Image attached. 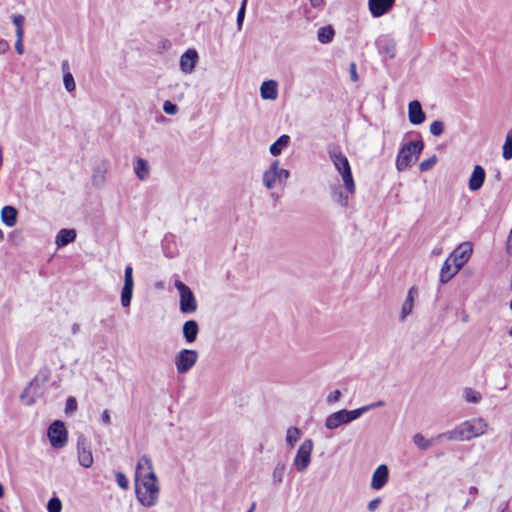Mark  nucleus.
<instances>
[{
  "label": "nucleus",
  "instance_id": "1",
  "mask_svg": "<svg viewBox=\"0 0 512 512\" xmlns=\"http://www.w3.org/2000/svg\"><path fill=\"white\" fill-rule=\"evenodd\" d=\"M488 423L483 418L466 420L454 429L438 434L437 440L467 441L479 437L487 432Z\"/></svg>",
  "mask_w": 512,
  "mask_h": 512
},
{
  "label": "nucleus",
  "instance_id": "2",
  "mask_svg": "<svg viewBox=\"0 0 512 512\" xmlns=\"http://www.w3.org/2000/svg\"><path fill=\"white\" fill-rule=\"evenodd\" d=\"M328 155L335 167L342 177L345 191L351 195L355 193L356 186L352 176L351 167L347 157L342 153L339 147L329 146Z\"/></svg>",
  "mask_w": 512,
  "mask_h": 512
},
{
  "label": "nucleus",
  "instance_id": "3",
  "mask_svg": "<svg viewBox=\"0 0 512 512\" xmlns=\"http://www.w3.org/2000/svg\"><path fill=\"white\" fill-rule=\"evenodd\" d=\"M424 148L422 140L405 143L399 150L396 157V169L404 171L411 167L414 160H417Z\"/></svg>",
  "mask_w": 512,
  "mask_h": 512
},
{
  "label": "nucleus",
  "instance_id": "4",
  "mask_svg": "<svg viewBox=\"0 0 512 512\" xmlns=\"http://www.w3.org/2000/svg\"><path fill=\"white\" fill-rule=\"evenodd\" d=\"M140 485L136 483L135 493L138 501L144 507L150 508L159 500L160 486L158 478L154 480H141Z\"/></svg>",
  "mask_w": 512,
  "mask_h": 512
},
{
  "label": "nucleus",
  "instance_id": "5",
  "mask_svg": "<svg viewBox=\"0 0 512 512\" xmlns=\"http://www.w3.org/2000/svg\"><path fill=\"white\" fill-rule=\"evenodd\" d=\"M289 176V171L287 169L280 168L279 161L274 160L270 167L264 171L262 176V183L267 189L271 190L277 184L285 186Z\"/></svg>",
  "mask_w": 512,
  "mask_h": 512
},
{
  "label": "nucleus",
  "instance_id": "6",
  "mask_svg": "<svg viewBox=\"0 0 512 512\" xmlns=\"http://www.w3.org/2000/svg\"><path fill=\"white\" fill-rule=\"evenodd\" d=\"M174 287L179 292L180 311L184 314L194 313L197 310V301L192 290L180 280H175Z\"/></svg>",
  "mask_w": 512,
  "mask_h": 512
},
{
  "label": "nucleus",
  "instance_id": "7",
  "mask_svg": "<svg viewBox=\"0 0 512 512\" xmlns=\"http://www.w3.org/2000/svg\"><path fill=\"white\" fill-rule=\"evenodd\" d=\"M198 352L192 349H182L174 357V365L178 374L188 373L198 361Z\"/></svg>",
  "mask_w": 512,
  "mask_h": 512
},
{
  "label": "nucleus",
  "instance_id": "8",
  "mask_svg": "<svg viewBox=\"0 0 512 512\" xmlns=\"http://www.w3.org/2000/svg\"><path fill=\"white\" fill-rule=\"evenodd\" d=\"M360 417L357 409L346 410L342 409L330 414L325 419V427L329 430H335L342 425L349 424L350 422Z\"/></svg>",
  "mask_w": 512,
  "mask_h": 512
},
{
  "label": "nucleus",
  "instance_id": "9",
  "mask_svg": "<svg viewBox=\"0 0 512 512\" xmlns=\"http://www.w3.org/2000/svg\"><path fill=\"white\" fill-rule=\"evenodd\" d=\"M313 447V441L311 439H306L298 448L297 453L293 459V466L298 472L302 473L309 467L311 463Z\"/></svg>",
  "mask_w": 512,
  "mask_h": 512
},
{
  "label": "nucleus",
  "instance_id": "10",
  "mask_svg": "<svg viewBox=\"0 0 512 512\" xmlns=\"http://www.w3.org/2000/svg\"><path fill=\"white\" fill-rule=\"evenodd\" d=\"M157 476L154 472L153 462L150 456L142 455L136 465L135 481L139 483L141 480H154Z\"/></svg>",
  "mask_w": 512,
  "mask_h": 512
},
{
  "label": "nucleus",
  "instance_id": "11",
  "mask_svg": "<svg viewBox=\"0 0 512 512\" xmlns=\"http://www.w3.org/2000/svg\"><path fill=\"white\" fill-rule=\"evenodd\" d=\"M48 437L54 448H62L67 442V431L64 423L56 420L48 429Z\"/></svg>",
  "mask_w": 512,
  "mask_h": 512
},
{
  "label": "nucleus",
  "instance_id": "12",
  "mask_svg": "<svg viewBox=\"0 0 512 512\" xmlns=\"http://www.w3.org/2000/svg\"><path fill=\"white\" fill-rule=\"evenodd\" d=\"M133 268L131 265H127L124 270V285L121 291V305L127 308L131 304L133 295Z\"/></svg>",
  "mask_w": 512,
  "mask_h": 512
},
{
  "label": "nucleus",
  "instance_id": "13",
  "mask_svg": "<svg viewBox=\"0 0 512 512\" xmlns=\"http://www.w3.org/2000/svg\"><path fill=\"white\" fill-rule=\"evenodd\" d=\"M472 251V244L470 242H463L453 250L449 258L452 260L453 264L461 269L470 259Z\"/></svg>",
  "mask_w": 512,
  "mask_h": 512
},
{
  "label": "nucleus",
  "instance_id": "14",
  "mask_svg": "<svg viewBox=\"0 0 512 512\" xmlns=\"http://www.w3.org/2000/svg\"><path fill=\"white\" fill-rule=\"evenodd\" d=\"M198 60V53L195 49H188L180 57V69L185 74L194 71Z\"/></svg>",
  "mask_w": 512,
  "mask_h": 512
},
{
  "label": "nucleus",
  "instance_id": "15",
  "mask_svg": "<svg viewBox=\"0 0 512 512\" xmlns=\"http://www.w3.org/2000/svg\"><path fill=\"white\" fill-rule=\"evenodd\" d=\"M77 454L79 464L85 468H89L93 464V456L91 449L86 445L85 440L80 438L77 442Z\"/></svg>",
  "mask_w": 512,
  "mask_h": 512
},
{
  "label": "nucleus",
  "instance_id": "16",
  "mask_svg": "<svg viewBox=\"0 0 512 512\" xmlns=\"http://www.w3.org/2000/svg\"><path fill=\"white\" fill-rule=\"evenodd\" d=\"M395 0H369V10L373 17H381L394 5Z\"/></svg>",
  "mask_w": 512,
  "mask_h": 512
},
{
  "label": "nucleus",
  "instance_id": "17",
  "mask_svg": "<svg viewBox=\"0 0 512 512\" xmlns=\"http://www.w3.org/2000/svg\"><path fill=\"white\" fill-rule=\"evenodd\" d=\"M389 478L388 467L384 464L378 466L373 472L371 487L375 490H380L385 486Z\"/></svg>",
  "mask_w": 512,
  "mask_h": 512
},
{
  "label": "nucleus",
  "instance_id": "18",
  "mask_svg": "<svg viewBox=\"0 0 512 512\" xmlns=\"http://www.w3.org/2000/svg\"><path fill=\"white\" fill-rule=\"evenodd\" d=\"M408 118L411 124L419 125L425 121V113L419 101L413 100L408 105Z\"/></svg>",
  "mask_w": 512,
  "mask_h": 512
},
{
  "label": "nucleus",
  "instance_id": "19",
  "mask_svg": "<svg viewBox=\"0 0 512 512\" xmlns=\"http://www.w3.org/2000/svg\"><path fill=\"white\" fill-rule=\"evenodd\" d=\"M486 172L480 165H475L469 178L468 187L471 191H478L484 183Z\"/></svg>",
  "mask_w": 512,
  "mask_h": 512
},
{
  "label": "nucleus",
  "instance_id": "20",
  "mask_svg": "<svg viewBox=\"0 0 512 512\" xmlns=\"http://www.w3.org/2000/svg\"><path fill=\"white\" fill-rule=\"evenodd\" d=\"M418 296V291L415 287L408 290L407 297L402 304L400 312V320L404 321L411 313L414 307L415 298Z\"/></svg>",
  "mask_w": 512,
  "mask_h": 512
},
{
  "label": "nucleus",
  "instance_id": "21",
  "mask_svg": "<svg viewBox=\"0 0 512 512\" xmlns=\"http://www.w3.org/2000/svg\"><path fill=\"white\" fill-rule=\"evenodd\" d=\"M460 268L457 265L453 264L452 260L448 257L440 270V282L442 284L450 281L458 272Z\"/></svg>",
  "mask_w": 512,
  "mask_h": 512
},
{
  "label": "nucleus",
  "instance_id": "22",
  "mask_svg": "<svg viewBox=\"0 0 512 512\" xmlns=\"http://www.w3.org/2000/svg\"><path fill=\"white\" fill-rule=\"evenodd\" d=\"M198 333L199 325L195 320H188L183 324L182 334L188 344L196 341Z\"/></svg>",
  "mask_w": 512,
  "mask_h": 512
},
{
  "label": "nucleus",
  "instance_id": "23",
  "mask_svg": "<svg viewBox=\"0 0 512 512\" xmlns=\"http://www.w3.org/2000/svg\"><path fill=\"white\" fill-rule=\"evenodd\" d=\"M133 170L140 181H146L149 178L150 167L147 160L136 157L133 161Z\"/></svg>",
  "mask_w": 512,
  "mask_h": 512
},
{
  "label": "nucleus",
  "instance_id": "24",
  "mask_svg": "<svg viewBox=\"0 0 512 512\" xmlns=\"http://www.w3.org/2000/svg\"><path fill=\"white\" fill-rule=\"evenodd\" d=\"M40 394L41 391L38 389V384L35 381H32L24 389L20 398L25 405H31L35 402V399L40 396Z\"/></svg>",
  "mask_w": 512,
  "mask_h": 512
},
{
  "label": "nucleus",
  "instance_id": "25",
  "mask_svg": "<svg viewBox=\"0 0 512 512\" xmlns=\"http://www.w3.org/2000/svg\"><path fill=\"white\" fill-rule=\"evenodd\" d=\"M260 95L265 100H275L278 97V84L274 80L264 81L260 86Z\"/></svg>",
  "mask_w": 512,
  "mask_h": 512
},
{
  "label": "nucleus",
  "instance_id": "26",
  "mask_svg": "<svg viewBox=\"0 0 512 512\" xmlns=\"http://www.w3.org/2000/svg\"><path fill=\"white\" fill-rule=\"evenodd\" d=\"M76 238V231L74 229H61L55 238V244L57 247H63L73 242Z\"/></svg>",
  "mask_w": 512,
  "mask_h": 512
},
{
  "label": "nucleus",
  "instance_id": "27",
  "mask_svg": "<svg viewBox=\"0 0 512 512\" xmlns=\"http://www.w3.org/2000/svg\"><path fill=\"white\" fill-rule=\"evenodd\" d=\"M17 210L13 206H4L1 210V220L2 222L8 226L13 227L17 222Z\"/></svg>",
  "mask_w": 512,
  "mask_h": 512
},
{
  "label": "nucleus",
  "instance_id": "28",
  "mask_svg": "<svg viewBox=\"0 0 512 512\" xmlns=\"http://www.w3.org/2000/svg\"><path fill=\"white\" fill-rule=\"evenodd\" d=\"M290 143V137L286 134L281 135L269 148L273 156H278L282 153Z\"/></svg>",
  "mask_w": 512,
  "mask_h": 512
},
{
  "label": "nucleus",
  "instance_id": "29",
  "mask_svg": "<svg viewBox=\"0 0 512 512\" xmlns=\"http://www.w3.org/2000/svg\"><path fill=\"white\" fill-rule=\"evenodd\" d=\"M286 472V464L284 462H278L272 471V484L278 486L283 482L284 475Z\"/></svg>",
  "mask_w": 512,
  "mask_h": 512
},
{
  "label": "nucleus",
  "instance_id": "30",
  "mask_svg": "<svg viewBox=\"0 0 512 512\" xmlns=\"http://www.w3.org/2000/svg\"><path fill=\"white\" fill-rule=\"evenodd\" d=\"M413 443L420 449V450H427L429 449L434 442H440L441 440H437L436 437L433 439H427L425 438L421 433H416L413 438Z\"/></svg>",
  "mask_w": 512,
  "mask_h": 512
},
{
  "label": "nucleus",
  "instance_id": "31",
  "mask_svg": "<svg viewBox=\"0 0 512 512\" xmlns=\"http://www.w3.org/2000/svg\"><path fill=\"white\" fill-rule=\"evenodd\" d=\"M348 194L349 193L347 191L345 193L340 186H336L333 188L331 196L332 199L340 206L347 207L349 203Z\"/></svg>",
  "mask_w": 512,
  "mask_h": 512
},
{
  "label": "nucleus",
  "instance_id": "32",
  "mask_svg": "<svg viewBox=\"0 0 512 512\" xmlns=\"http://www.w3.org/2000/svg\"><path fill=\"white\" fill-rule=\"evenodd\" d=\"M334 38V29L332 26L321 27L317 32V39L322 44L330 43Z\"/></svg>",
  "mask_w": 512,
  "mask_h": 512
},
{
  "label": "nucleus",
  "instance_id": "33",
  "mask_svg": "<svg viewBox=\"0 0 512 512\" xmlns=\"http://www.w3.org/2000/svg\"><path fill=\"white\" fill-rule=\"evenodd\" d=\"M106 171L107 169L105 167H98L97 169H95L94 174L92 176V184L96 188L100 189L104 186Z\"/></svg>",
  "mask_w": 512,
  "mask_h": 512
},
{
  "label": "nucleus",
  "instance_id": "34",
  "mask_svg": "<svg viewBox=\"0 0 512 512\" xmlns=\"http://www.w3.org/2000/svg\"><path fill=\"white\" fill-rule=\"evenodd\" d=\"M300 430L297 427H289L286 433V442L288 446L293 447L299 440Z\"/></svg>",
  "mask_w": 512,
  "mask_h": 512
},
{
  "label": "nucleus",
  "instance_id": "35",
  "mask_svg": "<svg viewBox=\"0 0 512 512\" xmlns=\"http://www.w3.org/2000/svg\"><path fill=\"white\" fill-rule=\"evenodd\" d=\"M465 400L469 403H478L481 400V394L472 388H466L464 390Z\"/></svg>",
  "mask_w": 512,
  "mask_h": 512
},
{
  "label": "nucleus",
  "instance_id": "36",
  "mask_svg": "<svg viewBox=\"0 0 512 512\" xmlns=\"http://www.w3.org/2000/svg\"><path fill=\"white\" fill-rule=\"evenodd\" d=\"M63 83H64V86H65V89L68 92H72L76 88L74 77H73V75L70 72H66L63 75Z\"/></svg>",
  "mask_w": 512,
  "mask_h": 512
},
{
  "label": "nucleus",
  "instance_id": "37",
  "mask_svg": "<svg viewBox=\"0 0 512 512\" xmlns=\"http://www.w3.org/2000/svg\"><path fill=\"white\" fill-rule=\"evenodd\" d=\"M62 503L59 498L53 497L48 501L47 510L48 512H61Z\"/></svg>",
  "mask_w": 512,
  "mask_h": 512
},
{
  "label": "nucleus",
  "instance_id": "38",
  "mask_svg": "<svg viewBox=\"0 0 512 512\" xmlns=\"http://www.w3.org/2000/svg\"><path fill=\"white\" fill-rule=\"evenodd\" d=\"M24 17L22 15H16L13 17V23L16 26V35L17 37H23L24 31H23V23H24Z\"/></svg>",
  "mask_w": 512,
  "mask_h": 512
},
{
  "label": "nucleus",
  "instance_id": "39",
  "mask_svg": "<svg viewBox=\"0 0 512 512\" xmlns=\"http://www.w3.org/2000/svg\"><path fill=\"white\" fill-rule=\"evenodd\" d=\"M444 131V123L442 121H433L430 125V133L434 136L442 135Z\"/></svg>",
  "mask_w": 512,
  "mask_h": 512
},
{
  "label": "nucleus",
  "instance_id": "40",
  "mask_svg": "<svg viewBox=\"0 0 512 512\" xmlns=\"http://www.w3.org/2000/svg\"><path fill=\"white\" fill-rule=\"evenodd\" d=\"M383 51L389 58H394L396 55V43L393 40L386 41Z\"/></svg>",
  "mask_w": 512,
  "mask_h": 512
},
{
  "label": "nucleus",
  "instance_id": "41",
  "mask_svg": "<svg viewBox=\"0 0 512 512\" xmlns=\"http://www.w3.org/2000/svg\"><path fill=\"white\" fill-rule=\"evenodd\" d=\"M437 163V157L435 155L431 156L430 158L422 161L419 165V168L422 172H426L430 170L434 165Z\"/></svg>",
  "mask_w": 512,
  "mask_h": 512
},
{
  "label": "nucleus",
  "instance_id": "42",
  "mask_svg": "<svg viewBox=\"0 0 512 512\" xmlns=\"http://www.w3.org/2000/svg\"><path fill=\"white\" fill-rule=\"evenodd\" d=\"M384 405H385V402L382 400H379V401L373 402L371 404L362 406V407L358 408L357 410L359 412V415L361 416L364 413H366L374 408L383 407Z\"/></svg>",
  "mask_w": 512,
  "mask_h": 512
},
{
  "label": "nucleus",
  "instance_id": "43",
  "mask_svg": "<svg viewBox=\"0 0 512 512\" xmlns=\"http://www.w3.org/2000/svg\"><path fill=\"white\" fill-rule=\"evenodd\" d=\"M116 482L120 488L123 490H127L129 488V480L122 472H116L115 474Z\"/></svg>",
  "mask_w": 512,
  "mask_h": 512
},
{
  "label": "nucleus",
  "instance_id": "44",
  "mask_svg": "<svg viewBox=\"0 0 512 512\" xmlns=\"http://www.w3.org/2000/svg\"><path fill=\"white\" fill-rule=\"evenodd\" d=\"M246 4H247V0H243L241 3V7L237 13V26H238L239 30L241 29L243 21H244Z\"/></svg>",
  "mask_w": 512,
  "mask_h": 512
},
{
  "label": "nucleus",
  "instance_id": "45",
  "mask_svg": "<svg viewBox=\"0 0 512 512\" xmlns=\"http://www.w3.org/2000/svg\"><path fill=\"white\" fill-rule=\"evenodd\" d=\"M163 110L168 115H175L178 112V106L171 101H165L163 104Z\"/></svg>",
  "mask_w": 512,
  "mask_h": 512
},
{
  "label": "nucleus",
  "instance_id": "46",
  "mask_svg": "<svg viewBox=\"0 0 512 512\" xmlns=\"http://www.w3.org/2000/svg\"><path fill=\"white\" fill-rule=\"evenodd\" d=\"M502 156L505 160L512 159V142H504V145L502 147Z\"/></svg>",
  "mask_w": 512,
  "mask_h": 512
},
{
  "label": "nucleus",
  "instance_id": "47",
  "mask_svg": "<svg viewBox=\"0 0 512 512\" xmlns=\"http://www.w3.org/2000/svg\"><path fill=\"white\" fill-rule=\"evenodd\" d=\"M77 409V402L76 399L73 397H69L66 400V406H65V412L66 413H72Z\"/></svg>",
  "mask_w": 512,
  "mask_h": 512
},
{
  "label": "nucleus",
  "instance_id": "48",
  "mask_svg": "<svg viewBox=\"0 0 512 512\" xmlns=\"http://www.w3.org/2000/svg\"><path fill=\"white\" fill-rule=\"evenodd\" d=\"M340 397H341V391L335 390L327 396V403L332 404V403L338 402L340 400Z\"/></svg>",
  "mask_w": 512,
  "mask_h": 512
},
{
  "label": "nucleus",
  "instance_id": "49",
  "mask_svg": "<svg viewBox=\"0 0 512 512\" xmlns=\"http://www.w3.org/2000/svg\"><path fill=\"white\" fill-rule=\"evenodd\" d=\"M350 78L353 82H357L359 77L357 74V67L355 62H351L349 65Z\"/></svg>",
  "mask_w": 512,
  "mask_h": 512
},
{
  "label": "nucleus",
  "instance_id": "50",
  "mask_svg": "<svg viewBox=\"0 0 512 512\" xmlns=\"http://www.w3.org/2000/svg\"><path fill=\"white\" fill-rule=\"evenodd\" d=\"M477 493H478V489L475 486H471L469 488V494H472V498H469V499H467L465 501L464 507L469 506L473 502V500H474L475 496L477 495Z\"/></svg>",
  "mask_w": 512,
  "mask_h": 512
},
{
  "label": "nucleus",
  "instance_id": "51",
  "mask_svg": "<svg viewBox=\"0 0 512 512\" xmlns=\"http://www.w3.org/2000/svg\"><path fill=\"white\" fill-rule=\"evenodd\" d=\"M381 499L380 498H374L368 503V510L370 512H374L380 505Z\"/></svg>",
  "mask_w": 512,
  "mask_h": 512
},
{
  "label": "nucleus",
  "instance_id": "52",
  "mask_svg": "<svg viewBox=\"0 0 512 512\" xmlns=\"http://www.w3.org/2000/svg\"><path fill=\"white\" fill-rule=\"evenodd\" d=\"M15 50L18 54L24 53V46H23V37H17L16 43H15Z\"/></svg>",
  "mask_w": 512,
  "mask_h": 512
},
{
  "label": "nucleus",
  "instance_id": "53",
  "mask_svg": "<svg viewBox=\"0 0 512 512\" xmlns=\"http://www.w3.org/2000/svg\"><path fill=\"white\" fill-rule=\"evenodd\" d=\"M101 421L105 425L111 424V418L108 410H104L101 415Z\"/></svg>",
  "mask_w": 512,
  "mask_h": 512
},
{
  "label": "nucleus",
  "instance_id": "54",
  "mask_svg": "<svg viewBox=\"0 0 512 512\" xmlns=\"http://www.w3.org/2000/svg\"><path fill=\"white\" fill-rule=\"evenodd\" d=\"M9 49V43L5 40H0V54H4Z\"/></svg>",
  "mask_w": 512,
  "mask_h": 512
},
{
  "label": "nucleus",
  "instance_id": "55",
  "mask_svg": "<svg viewBox=\"0 0 512 512\" xmlns=\"http://www.w3.org/2000/svg\"><path fill=\"white\" fill-rule=\"evenodd\" d=\"M80 331V325L78 323H74L71 327L72 334L76 335Z\"/></svg>",
  "mask_w": 512,
  "mask_h": 512
},
{
  "label": "nucleus",
  "instance_id": "56",
  "mask_svg": "<svg viewBox=\"0 0 512 512\" xmlns=\"http://www.w3.org/2000/svg\"><path fill=\"white\" fill-rule=\"evenodd\" d=\"M62 71H63V75L66 73V72H70L69 71V64H68V61H63L62 62Z\"/></svg>",
  "mask_w": 512,
  "mask_h": 512
},
{
  "label": "nucleus",
  "instance_id": "57",
  "mask_svg": "<svg viewBox=\"0 0 512 512\" xmlns=\"http://www.w3.org/2000/svg\"><path fill=\"white\" fill-rule=\"evenodd\" d=\"M313 7H319L324 3V0H310Z\"/></svg>",
  "mask_w": 512,
  "mask_h": 512
},
{
  "label": "nucleus",
  "instance_id": "58",
  "mask_svg": "<svg viewBox=\"0 0 512 512\" xmlns=\"http://www.w3.org/2000/svg\"><path fill=\"white\" fill-rule=\"evenodd\" d=\"M441 252H442V249H441L440 247H436V248H434V249L432 250V255H434V256H438V255H440V254H441Z\"/></svg>",
  "mask_w": 512,
  "mask_h": 512
},
{
  "label": "nucleus",
  "instance_id": "59",
  "mask_svg": "<svg viewBox=\"0 0 512 512\" xmlns=\"http://www.w3.org/2000/svg\"><path fill=\"white\" fill-rule=\"evenodd\" d=\"M505 141L512 142V129L507 133Z\"/></svg>",
  "mask_w": 512,
  "mask_h": 512
},
{
  "label": "nucleus",
  "instance_id": "60",
  "mask_svg": "<svg viewBox=\"0 0 512 512\" xmlns=\"http://www.w3.org/2000/svg\"><path fill=\"white\" fill-rule=\"evenodd\" d=\"M255 507H256V503H255V502H253V503L251 504L250 509H249L247 512H253V511H254V509H255Z\"/></svg>",
  "mask_w": 512,
  "mask_h": 512
},
{
  "label": "nucleus",
  "instance_id": "61",
  "mask_svg": "<svg viewBox=\"0 0 512 512\" xmlns=\"http://www.w3.org/2000/svg\"><path fill=\"white\" fill-rule=\"evenodd\" d=\"M3 494H4V489H3L2 484H0V498L3 496Z\"/></svg>",
  "mask_w": 512,
  "mask_h": 512
},
{
  "label": "nucleus",
  "instance_id": "62",
  "mask_svg": "<svg viewBox=\"0 0 512 512\" xmlns=\"http://www.w3.org/2000/svg\"><path fill=\"white\" fill-rule=\"evenodd\" d=\"M271 197L276 200L278 199L279 195L276 193H271Z\"/></svg>",
  "mask_w": 512,
  "mask_h": 512
},
{
  "label": "nucleus",
  "instance_id": "63",
  "mask_svg": "<svg viewBox=\"0 0 512 512\" xmlns=\"http://www.w3.org/2000/svg\"><path fill=\"white\" fill-rule=\"evenodd\" d=\"M501 512H511V511H510V510H509V508L506 506V507H504V508L501 510Z\"/></svg>",
  "mask_w": 512,
  "mask_h": 512
},
{
  "label": "nucleus",
  "instance_id": "64",
  "mask_svg": "<svg viewBox=\"0 0 512 512\" xmlns=\"http://www.w3.org/2000/svg\"><path fill=\"white\" fill-rule=\"evenodd\" d=\"M3 237H4L3 231L0 230V241L3 239Z\"/></svg>",
  "mask_w": 512,
  "mask_h": 512
}]
</instances>
